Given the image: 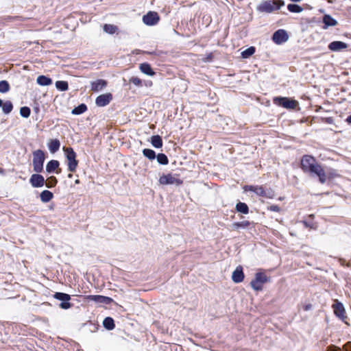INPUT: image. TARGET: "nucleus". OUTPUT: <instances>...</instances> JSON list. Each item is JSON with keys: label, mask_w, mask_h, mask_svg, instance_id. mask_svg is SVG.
<instances>
[{"label": "nucleus", "mask_w": 351, "mask_h": 351, "mask_svg": "<svg viewBox=\"0 0 351 351\" xmlns=\"http://www.w3.org/2000/svg\"><path fill=\"white\" fill-rule=\"evenodd\" d=\"M319 164L316 162L315 158L309 155H305L301 160V167L304 172L311 174Z\"/></svg>", "instance_id": "f257e3e1"}, {"label": "nucleus", "mask_w": 351, "mask_h": 351, "mask_svg": "<svg viewBox=\"0 0 351 351\" xmlns=\"http://www.w3.org/2000/svg\"><path fill=\"white\" fill-rule=\"evenodd\" d=\"M45 161V153L43 150L38 149L33 152V167L34 171L40 173L43 169Z\"/></svg>", "instance_id": "f03ea898"}, {"label": "nucleus", "mask_w": 351, "mask_h": 351, "mask_svg": "<svg viewBox=\"0 0 351 351\" xmlns=\"http://www.w3.org/2000/svg\"><path fill=\"white\" fill-rule=\"evenodd\" d=\"M68 160V170L74 172L77 167L78 162L76 160V154L71 147H63Z\"/></svg>", "instance_id": "7ed1b4c3"}, {"label": "nucleus", "mask_w": 351, "mask_h": 351, "mask_svg": "<svg viewBox=\"0 0 351 351\" xmlns=\"http://www.w3.org/2000/svg\"><path fill=\"white\" fill-rule=\"evenodd\" d=\"M285 5V2L282 0H273L267 1L262 3L259 7L258 10L261 12H271L274 10L279 9L281 6Z\"/></svg>", "instance_id": "20e7f679"}, {"label": "nucleus", "mask_w": 351, "mask_h": 351, "mask_svg": "<svg viewBox=\"0 0 351 351\" xmlns=\"http://www.w3.org/2000/svg\"><path fill=\"white\" fill-rule=\"evenodd\" d=\"M268 277L263 272H257L255 278L250 282L252 288L255 291H261L263 285L268 281Z\"/></svg>", "instance_id": "39448f33"}, {"label": "nucleus", "mask_w": 351, "mask_h": 351, "mask_svg": "<svg viewBox=\"0 0 351 351\" xmlns=\"http://www.w3.org/2000/svg\"><path fill=\"white\" fill-rule=\"evenodd\" d=\"M54 298L62 301L59 306L62 309H69L72 306V304L69 302L71 300L70 295L64 293L56 292L53 295Z\"/></svg>", "instance_id": "423d86ee"}, {"label": "nucleus", "mask_w": 351, "mask_h": 351, "mask_svg": "<svg viewBox=\"0 0 351 351\" xmlns=\"http://www.w3.org/2000/svg\"><path fill=\"white\" fill-rule=\"evenodd\" d=\"M274 104L281 106L285 108L294 109L297 106L298 102L287 97H275Z\"/></svg>", "instance_id": "0eeeda50"}, {"label": "nucleus", "mask_w": 351, "mask_h": 351, "mask_svg": "<svg viewBox=\"0 0 351 351\" xmlns=\"http://www.w3.org/2000/svg\"><path fill=\"white\" fill-rule=\"evenodd\" d=\"M159 182L161 184L167 185V184H176L180 185L182 184V181L180 180L178 176L172 175L171 173L163 175L160 177Z\"/></svg>", "instance_id": "6e6552de"}, {"label": "nucleus", "mask_w": 351, "mask_h": 351, "mask_svg": "<svg viewBox=\"0 0 351 351\" xmlns=\"http://www.w3.org/2000/svg\"><path fill=\"white\" fill-rule=\"evenodd\" d=\"M289 39V36L285 29H278L275 32L272 36L273 41L277 44L280 45L287 42Z\"/></svg>", "instance_id": "1a4fd4ad"}, {"label": "nucleus", "mask_w": 351, "mask_h": 351, "mask_svg": "<svg viewBox=\"0 0 351 351\" xmlns=\"http://www.w3.org/2000/svg\"><path fill=\"white\" fill-rule=\"evenodd\" d=\"M159 21L158 14L155 12H149L143 17V21L147 25H154Z\"/></svg>", "instance_id": "9d476101"}, {"label": "nucleus", "mask_w": 351, "mask_h": 351, "mask_svg": "<svg viewBox=\"0 0 351 351\" xmlns=\"http://www.w3.org/2000/svg\"><path fill=\"white\" fill-rule=\"evenodd\" d=\"M112 99L111 93H105L99 95L95 100V104L97 106L104 107L107 106Z\"/></svg>", "instance_id": "9b49d317"}, {"label": "nucleus", "mask_w": 351, "mask_h": 351, "mask_svg": "<svg viewBox=\"0 0 351 351\" xmlns=\"http://www.w3.org/2000/svg\"><path fill=\"white\" fill-rule=\"evenodd\" d=\"M332 308L335 314L341 319L346 318L345 308L342 303L338 300H335L332 304Z\"/></svg>", "instance_id": "f8f14e48"}, {"label": "nucleus", "mask_w": 351, "mask_h": 351, "mask_svg": "<svg viewBox=\"0 0 351 351\" xmlns=\"http://www.w3.org/2000/svg\"><path fill=\"white\" fill-rule=\"evenodd\" d=\"M245 191H250L254 192L256 195L267 198H271V195H267V191L262 187L258 186H245Z\"/></svg>", "instance_id": "ddd939ff"}, {"label": "nucleus", "mask_w": 351, "mask_h": 351, "mask_svg": "<svg viewBox=\"0 0 351 351\" xmlns=\"http://www.w3.org/2000/svg\"><path fill=\"white\" fill-rule=\"evenodd\" d=\"M86 299L89 301H94L96 303H104V304H108L112 300V299L108 297L99 295H86Z\"/></svg>", "instance_id": "4468645a"}, {"label": "nucleus", "mask_w": 351, "mask_h": 351, "mask_svg": "<svg viewBox=\"0 0 351 351\" xmlns=\"http://www.w3.org/2000/svg\"><path fill=\"white\" fill-rule=\"evenodd\" d=\"M31 184L34 187H41L45 184V178L40 174H33L29 180Z\"/></svg>", "instance_id": "2eb2a0df"}, {"label": "nucleus", "mask_w": 351, "mask_h": 351, "mask_svg": "<svg viewBox=\"0 0 351 351\" xmlns=\"http://www.w3.org/2000/svg\"><path fill=\"white\" fill-rule=\"evenodd\" d=\"M244 279V274L241 266H238L232 272V280L235 283L241 282Z\"/></svg>", "instance_id": "dca6fc26"}, {"label": "nucleus", "mask_w": 351, "mask_h": 351, "mask_svg": "<svg viewBox=\"0 0 351 351\" xmlns=\"http://www.w3.org/2000/svg\"><path fill=\"white\" fill-rule=\"evenodd\" d=\"M311 175L317 176L322 184H324L326 182V174L320 165H318L315 169H314V171L311 173Z\"/></svg>", "instance_id": "f3484780"}, {"label": "nucleus", "mask_w": 351, "mask_h": 351, "mask_svg": "<svg viewBox=\"0 0 351 351\" xmlns=\"http://www.w3.org/2000/svg\"><path fill=\"white\" fill-rule=\"evenodd\" d=\"M348 47L346 43L341 41H333L328 45V49L332 51H339Z\"/></svg>", "instance_id": "a211bd4d"}, {"label": "nucleus", "mask_w": 351, "mask_h": 351, "mask_svg": "<svg viewBox=\"0 0 351 351\" xmlns=\"http://www.w3.org/2000/svg\"><path fill=\"white\" fill-rule=\"evenodd\" d=\"M107 84V82L104 80H97L91 82V90L97 92L102 90Z\"/></svg>", "instance_id": "6ab92c4d"}, {"label": "nucleus", "mask_w": 351, "mask_h": 351, "mask_svg": "<svg viewBox=\"0 0 351 351\" xmlns=\"http://www.w3.org/2000/svg\"><path fill=\"white\" fill-rule=\"evenodd\" d=\"M60 143L58 139H53L48 143V147L51 153H55L60 149Z\"/></svg>", "instance_id": "aec40b11"}, {"label": "nucleus", "mask_w": 351, "mask_h": 351, "mask_svg": "<svg viewBox=\"0 0 351 351\" xmlns=\"http://www.w3.org/2000/svg\"><path fill=\"white\" fill-rule=\"evenodd\" d=\"M323 23L325 25L324 28H327L329 26H335L337 24V21L328 14L324 15L323 17Z\"/></svg>", "instance_id": "412c9836"}, {"label": "nucleus", "mask_w": 351, "mask_h": 351, "mask_svg": "<svg viewBox=\"0 0 351 351\" xmlns=\"http://www.w3.org/2000/svg\"><path fill=\"white\" fill-rule=\"evenodd\" d=\"M36 82L40 86H49L52 84V80L45 75H39Z\"/></svg>", "instance_id": "4be33fe9"}, {"label": "nucleus", "mask_w": 351, "mask_h": 351, "mask_svg": "<svg viewBox=\"0 0 351 351\" xmlns=\"http://www.w3.org/2000/svg\"><path fill=\"white\" fill-rule=\"evenodd\" d=\"M140 70L142 73L153 76L155 73L153 71L152 69L151 68L150 65L147 63H143L140 64Z\"/></svg>", "instance_id": "5701e85b"}, {"label": "nucleus", "mask_w": 351, "mask_h": 351, "mask_svg": "<svg viewBox=\"0 0 351 351\" xmlns=\"http://www.w3.org/2000/svg\"><path fill=\"white\" fill-rule=\"evenodd\" d=\"M251 224L249 221H243L240 222H234L232 224L233 230H239V228L245 229L247 228Z\"/></svg>", "instance_id": "b1692460"}, {"label": "nucleus", "mask_w": 351, "mask_h": 351, "mask_svg": "<svg viewBox=\"0 0 351 351\" xmlns=\"http://www.w3.org/2000/svg\"><path fill=\"white\" fill-rule=\"evenodd\" d=\"M59 162L56 160H50L46 166V170L49 173H51L56 170L59 167Z\"/></svg>", "instance_id": "393cba45"}, {"label": "nucleus", "mask_w": 351, "mask_h": 351, "mask_svg": "<svg viewBox=\"0 0 351 351\" xmlns=\"http://www.w3.org/2000/svg\"><path fill=\"white\" fill-rule=\"evenodd\" d=\"M151 143L156 148H160L162 146V140L159 135H155L151 138Z\"/></svg>", "instance_id": "a878e982"}, {"label": "nucleus", "mask_w": 351, "mask_h": 351, "mask_svg": "<svg viewBox=\"0 0 351 351\" xmlns=\"http://www.w3.org/2000/svg\"><path fill=\"white\" fill-rule=\"evenodd\" d=\"M40 196L41 201L45 203L49 202L53 197V193L47 190L43 191Z\"/></svg>", "instance_id": "bb28decb"}, {"label": "nucleus", "mask_w": 351, "mask_h": 351, "mask_svg": "<svg viewBox=\"0 0 351 351\" xmlns=\"http://www.w3.org/2000/svg\"><path fill=\"white\" fill-rule=\"evenodd\" d=\"M103 325L108 330H112L115 327L113 319L109 317L104 319Z\"/></svg>", "instance_id": "cd10ccee"}, {"label": "nucleus", "mask_w": 351, "mask_h": 351, "mask_svg": "<svg viewBox=\"0 0 351 351\" xmlns=\"http://www.w3.org/2000/svg\"><path fill=\"white\" fill-rule=\"evenodd\" d=\"M236 210L237 212L247 214L249 212V208L247 205L245 203L239 202L236 205Z\"/></svg>", "instance_id": "c85d7f7f"}, {"label": "nucleus", "mask_w": 351, "mask_h": 351, "mask_svg": "<svg viewBox=\"0 0 351 351\" xmlns=\"http://www.w3.org/2000/svg\"><path fill=\"white\" fill-rule=\"evenodd\" d=\"M117 27L114 25L106 24L104 26V31L110 34H114L117 31Z\"/></svg>", "instance_id": "c756f323"}, {"label": "nucleus", "mask_w": 351, "mask_h": 351, "mask_svg": "<svg viewBox=\"0 0 351 351\" xmlns=\"http://www.w3.org/2000/svg\"><path fill=\"white\" fill-rule=\"evenodd\" d=\"M255 53V47H250L243 51L241 52V56L243 58H248Z\"/></svg>", "instance_id": "7c9ffc66"}, {"label": "nucleus", "mask_w": 351, "mask_h": 351, "mask_svg": "<svg viewBox=\"0 0 351 351\" xmlns=\"http://www.w3.org/2000/svg\"><path fill=\"white\" fill-rule=\"evenodd\" d=\"M2 110L5 114H9L11 112L13 108V106L11 101H7L2 104Z\"/></svg>", "instance_id": "2f4dec72"}, {"label": "nucleus", "mask_w": 351, "mask_h": 351, "mask_svg": "<svg viewBox=\"0 0 351 351\" xmlns=\"http://www.w3.org/2000/svg\"><path fill=\"white\" fill-rule=\"evenodd\" d=\"M87 110V107L85 104H82L79 105L77 107L75 108L72 110V114H80L84 113Z\"/></svg>", "instance_id": "473e14b6"}, {"label": "nucleus", "mask_w": 351, "mask_h": 351, "mask_svg": "<svg viewBox=\"0 0 351 351\" xmlns=\"http://www.w3.org/2000/svg\"><path fill=\"white\" fill-rule=\"evenodd\" d=\"M56 87L61 91H64L68 89L69 86L66 81H57L56 82Z\"/></svg>", "instance_id": "72a5a7b5"}, {"label": "nucleus", "mask_w": 351, "mask_h": 351, "mask_svg": "<svg viewBox=\"0 0 351 351\" xmlns=\"http://www.w3.org/2000/svg\"><path fill=\"white\" fill-rule=\"evenodd\" d=\"M10 84L6 80H2L0 82V93H7L10 90Z\"/></svg>", "instance_id": "f704fd0d"}, {"label": "nucleus", "mask_w": 351, "mask_h": 351, "mask_svg": "<svg viewBox=\"0 0 351 351\" xmlns=\"http://www.w3.org/2000/svg\"><path fill=\"white\" fill-rule=\"evenodd\" d=\"M143 154L149 160H154L156 158L155 152L150 149H144L143 150Z\"/></svg>", "instance_id": "c9c22d12"}, {"label": "nucleus", "mask_w": 351, "mask_h": 351, "mask_svg": "<svg viewBox=\"0 0 351 351\" xmlns=\"http://www.w3.org/2000/svg\"><path fill=\"white\" fill-rule=\"evenodd\" d=\"M287 8L291 12L295 13H299L303 10V9L297 4H289Z\"/></svg>", "instance_id": "e433bc0d"}, {"label": "nucleus", "mask_w": 351, "mask_h": 351, "mask_svg": "<svg viewBox=\"0 0 351 351\" xmlns=\"http://www.w3.org/2000/svg\"><path fill=\"white\" fill-rule=\"evenodd\" d=\"M157 161L161 165H167L169 162L167 156L164 154H158L156 156Z\"/></svg>", "instance_id": "4c0bfd02"}, {"label": "nucleus", "mask_w": 351, "mask_h": 351, "mask_svg": "<svg viewBox=\"0 0 351 351\" xmlns=\"http://www.w3.org/2000/svg\"><path fill=\"white\" fill-rule=\"evenodd\" d=\"M30 109L29 107L24 106L21 107L20 109V114L25 118H28L30 115Z\"/></svg>", "instance_id": "58836bf2"}, {"label": "nucleus", "mask_w": 351, "mask_h": 351, "mask_svg": "<svg viewBox=\"0 0 351 351\" xmlns=\"http://www.w3.org/2000/svg\"><path fill=\"white\" fill-rule=\"evenodd\" d=\"M57 183V179L54 176H51L47 180L46 186L47 188H52L56 186Z\"/></svg>", "instance_id": "ea45409f"}, {"label": "nucleus", "mask_w": 351, "mask_h": 351, "mask_svg": "<svg viewBox=\"0 0 351 351\" xmlns=\"http://www.w3.org/2000/svg\"><path fill=\"white\" fill-rule=\"evenodd\" d=\"M130 82L134 84L135 86H142V81L140 78L137 77H132L130 80Z\"/></svg>", "instance_id": "a19ab883"}, {"label": "nucleus", "mask_w": 351, "mask_h": 351, "mask_svg": "<svg viewBox=\"0 0 351 351\" xmlns=\"http://www.w3.org/2000/svg\"><path fill=\"white\" fill-rule=\"evenodd\" d=\"M268 209L269 210L274 211V212H280V208L277 205H271L268 207Z\"/></svg>", "instance_id": "79ce46f5"}, {"label": "nucleus", "mask_w": 351, "mask_h": 351, "mask_svg": "<svg viewBox=\"0 0 351 351\" xmlns=\"http://www.w3.org/2000/svg\"><path fill=\"white\" fill-rule=\"evenodd\" d=\"M327 351H341V349L335 346H330L327 348Z\"/></svg>", "instance_id": "37998d69"}, {"label": "nucleus", "mask_w": 351, "mask_h": 351, "mask_svg": "<svg viewBox=\"0 0 351 351\" xmlns=\"http://www.w3.org/2000/svg\"><path fill=\"white\" fill-rule=\"evenodd\" d=\"M311 307H312V305L309 304L306 305L304 306V309L305 311H308V310H310L311 308Z\"/></svg>", "instance_id": "c03bdc74"}, {"label": "nucleus", "mask_w": 351, "mask_h": 351, "mask_svg": "<svg viewBox=\"0 0 351 351\" xmlns=\"http://www.w3.org/2000/svg\"><path fill=\"white\" fill-rule=\"evenodd\" d=\"M346 121L348 123H351V115L348 116L346 119Z\"/></svg>", "instance_id": "a18cd8bd"}, {"label": "nucleus", "mask_w": 351, "mask_h": 351, "mask_svg": "<svg viewBox=\"0 0 351 351\" xmlns=\"http://www.w3.org/2000/svg\"><path fill=\"white\" fill-rule=\"evenodd\" d=\"M267 195H271V198L273 197L274 195H273V192L272 191H267Z\"/></svg>", "instance_id": "49530a36"}, {"label": "nucleus", "mask_w": 351, "mask_h": 351, "mask_svg": "<svg viewBox=\"0 0 351 351\" xmlns=\"http://www.w3.org/2000/svg\"><path fill=\"white\" fill-rule=\"evenodd\" d=\"M80 183V180H78V179L75 180V184H79Z\"/></svg>", "instance_id": "de8ad7c7"}, {"label": "nucleus", "mask_w": 351, "mask_h": 351, "mask_svg": "<svg viewBox=\"0 0 351 351\" xmlns=\"http://www.w3.org/2000/svg\"><path fill=\"white\" fill-rule=\"evenodd\" d=\"M304 224L306 227H308V223L306 221H304Z\"/></svg>", "instance_id": "09e8293b"}, {"label": "nucleus", "mask_w": 351, "mask_h": 351, "mask_svg": "<svg viewBox=\"0 0 351 351\" xmlns=\"http://www.w3.org/2000/svg\"><path fill=\"white\" fill-rule=\"evenodd\" d=\"M68 177H69V178H71L73 177V175H72L71 173H69V174L68 175Z\"/></svg>", "instance_id": "8fccbe9b"}, {"label": "nucleus", "mask_w": 351, "mask_h": 351, "mask_svg": "<svg viewBox=\"0 0 351 351\" xmlns=\"http://www.w3.org/2000/svg\"><path fill=\"white\" fill-rule=\"evenodd\" d=\"M2 104H3V101H2V100L0 99V107L2 106Z\"/></svg>", "instance_id": "3c124183"}, {"label": "nucleus", "mask_w": 351, "mask_h": 351, "mask_svg": "<svg viewBox=\"0 0 351 351\" xmlns=\"http://www.w3.org/2000/svg\"><path fill=\"white\" fill-rule=\"evenodd\" d=\"M60 170L57 171H56V173H60Z\"/></svg>", "instance_id": "603ef678"}]
</instances>
